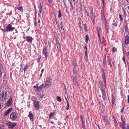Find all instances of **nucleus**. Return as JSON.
<instances>
[{"instance_id":"nucleus-1","label":"nucleus","mask_w":129,"mask_h":129,"mask_svg":"<svg viewBox=\"0 0 129 129\" xmlns=\"http://www.w3.org/2000/svg\"><path fill=\"white\" fill-rule=\"evenodd\" d=\"M9 96L8 94L7 91H4L0 94V100L4 101L7 99Z\"/></svg>"},{"instance_id":"nucleus-2","label":"nucleus","mask_w":129,"mask_h":129,"mask_svg":"<svg viewBox=\"0 0 129 129\" xmlns=\"http://www.w3.org/2000/svg\"><path fill=\"white\" fill-rule=\"evenodd\" d=\"M99 83L100 85H101L100 88L101 89V91L102 93L103 98L104 100H105L106 99V96L105 89L103 87V83L101 81H100Z\"/></svg>"},{"instance_id":"nucleus-3","label":"nucleus","mask_w":129,"mask_h":129,"mask_svg":"<svg viewBox=\"0 0 129 129\" xmlns=\"http://www.w3.org/2000/svg\"><path fill=\"white\" fill-rule=\"evenodd\" d=\"M52 80L51 79L50 77L46 78V81L45 83V87L48 88L51 86Z\"/></svg>"},{"instance_id":"nucleus-4","label":"nucleus","mask_w":129,"mask_h":129,"mask_svg":"<svg viewBox=\"0 0 129 129\" xmlns=\"http://www.w3.org/2000/svg\"><path fill=\"white\" fill-rule=\"evenodd\" d=\"M6 124L8 126V128L13 129L16 124V123L12 122L10 121H9L7 122Z\"/></svg>"},{"instance_id":"nucleus-5","label":"nucleus","mask_w":129,"mask_h":129,"mask_svg":"<svg viewBox=\"0 0 129 129\" xmlns=\"http://www.w3.org/2000/svg\"><path fill=\"white\" fill-rule=\"evenodd\" d=\"M18 115L14 112L11 113L10 115V118L12 120H14L17 118Z\"/></svg>"},{"instance_id":"nucleus-6","label":"nucleus","mask_w":129,"mask_h":129,"mask_svg":"<svg viewBox=\"0 0 129 129\" xmlns=\"http://www.w3.org/2000/svg\"><path fill=\"white\" fill-rule=\"evenodd\" d=\"M6 27V29L5 31L7 32L12 31L15 29V27H12V25L10 24H8Z\"/></svg>"},{"instance_id":"nucleus-7","label":"nucleus","mask_w":129,"mask_h":129,"mask_svg":"<svg viewBox=\"0 0 129 129\" xmlns=\"http://www.w3.org/2000/svg\"><path fill=\"white\" fill-rule=\"evenodd\" d=\"M47 49V47L46 46L44 47L43 49V54L45 55V56L46 59L47 58V56L48 55V52L46 51Z\"/></svg>"},{"instance_id":"nucleus-8","label":"nucleus","mask_w":129,"mask_h":129,"mask_svg":"<svg viewBox=\"0 0 129 129\" xmlns=\"http://www.w3.org/2000/svg\"><path fill=\"white\" fill-rule=\"evenodd\" d=\"M38 8L39 9L40 13H38V15L39 16H40V14L42 12V7L41 6V4L40 3L39 4L38 6Z\"/></svg>"},{"instance_id":"nucleus-9","label":"nucleus","mask_w":129,"mask_h":129,"mask_svg":"<svg viewBox=\"0 0 129 129\" xmlns=\"http://www.w3.org/2000/svg\"><path fill=\"white\" fill-rule=\"evenodd\" d=\"M121 119L122 121V124L121 125V127L123 129H125V128L124 127L125 123L122 117H121Z\"/></svg>"},{"instance_id":"nucleus-10","label":"nucleus","mask_w":129,"mask_h":129,"mask_svg":"<svg viewBox=\"0 0 129 129\" xmlns=\"http://www.w3.org/2000/svg\"><path fill=\"white\" fill-rule=\"evenodd\" d=\"M26 39L28 42L31 43L33 39L31 37L28 36L27 37Z\"/></svg>"},{"instance_id":"nucleus-11","label":"nucleus","mask_w":129,"mask_h":129,"mask_svg":"<svg viewBox=\"0 0 129 129\" xmlns=\"http://www.w3.org/2000/svg\"><path fill=\"white\" fill-rule=\"evenodd\" d=\"M28 117L32 121H33L34 116L31 111H30L29 112Z\"/></svg>"},{"instance_id":"nucleus-12","label":"nucleus","mask_w":129,"mask_h":129,"mask_svg":"<svg viewBox=\"0 0 129 129\" xmlns=\"http://www.w3.org/2000/svg\"><path fill=\"white\" fill-rule=\"evenodd\" d=\"M12 110V108H10L8 109L6 112L5 113V115H7L9 113L11 112Z\"/></svg>"},{"instance_id":"nucleus-13","label":"nucleus","mask_w":129,"mask_h":129,"mask_svg":"<svg viewBox=\"0 0 129 129\" xmlns=\"http://www.w3.org/2000/svg\"><path fill=\"white\" fill-rule=\"evenodd\" d=\"M129 37L128 35H126L125 37V42L126 44H128V43L129 41Z\"/></svg>"},{"instance_id":"nucleus-14","label":"nucleus","mask_w":129,"mask_h":129,"mask_svg":"<svg viewBox=\"0 0 129 129\" xmlns=\"http://www.w3.org/2000/svg\"><path fill=\"white\" fill-rule=\"evenodd\" d=\"M111 59H110L108 61V65H110L111 67H112V65H114V63L113 62H112V63H111Z\"/></svg>"},{"instance_id":"nucleus-15","label":"nucleus","mask_w":129,"mask_h":129,"mask_svg":"<svg viewBox=\"0 0 129 129\" xmlns=\"http://www.w3.org/2000/svg\"><path fill=\"white\" fill-rule=\"evenodd\" d=\"M128 24L127 23H126L125 24V31L127 32L128 31Z\"/></svg>"},{"instance_id":"nucleus-16","label":"nucleus","mask_w":129,"mask_h":129,"mask_svg":"<svg viewBox=\"0 0 129 129\" xmlns=\"http://www.w3.org/2000/svg\"><path fill=\"white\" fill-rule=\"evenodd\" d=\"M54 112H52L49 114V118L50 119H52L54 116Z\"/></svg>"},{"instance_id":"nucleus-17","label":"nucleus","mask_w":129,"mask_h":129,"mask_svg":"<svg viewBox=\"0 0 129 129\" xmlns=\"http://www.w3.org/2000/svg\"><path fill=\"white\" fill-rule=\"evenodd\" d=\"M12 103V99L11 98L9 99L7 102V103L9 105H11Z\"/></svg>"},{"instance_id":"nucleus-18","label":"nucleus","mask_w":129,"mask_h":129,"mask_svg":"<svg viewBox=\"0 0 129 129\" xmlns=\"http://www.w3.org/2000/svg\"><path fill=\"white\" fill-rule=\"evenodd\" d=\"M103 119L105 122H106V123H108L109 120L107 119V118L105 116H103Z\"/></svg>"},{"instance_id":"nucleus-19","label":"nucleus","mask_w":129,"mask_h":129,"mask_svg":"<svg viewBox=\"0 0 129 129\" xmlns=\"http://www.w3.org/2000/svg\"><path fill=\"white\" fill-rule=\"evenodd\" d=\"M103 81L104 82L105 86V87H106V79H105V76L104 75H103Z\"/></svg>"},{"instance_id":"nucleus-20","label":"nucleus","mask_w":129,"mask_h":129,"mask_svg":"<svg viewBox=\"0 0 129 129\" xmlns=\"http://www.w3.org/2000/svg\"><path fill=\"white\" fill-rule=\"evenodd\" d=\"M34 107L37 110L39 109L40 108L39 105H34Z\"/></svg>"},{"instance_id":"nucleus-21","label":"nucleus","mask_w":129,"mask_h":129,"mask_svg":"<svg viewBox=\"0 0 129 129\" xmlns=\"http://www.w3.org/2000/svg\"><path fill=\"white\" fill-rule=\"evenodd\" d=\"M85 13L86 15H87V16H89V14L88 13V11H87L86 9L85 10Z\"/></svg>"},{"instance_id":"nucleus-22","label":"nucleus","mask_w":129,"mask_h":129,"mask_svg":"<svg viewBox=\"0 0 129 129\" xmlns=\"http://www.w3.org/2000/svg\"><path fill=\"white\" fill-rule=\"evenodd\" d=\"M60 26L61 29H63V30H64V28H63L64 25H63V23L62 22H61L60 23Z\"/></svg>"},{"instance_id":"nucleus-23","label":"nucleus","mask_w":129,"mask_h":129,"mask_svg":"<svg viewBox=\"0 0 129 129\" xmlns=\"http://www.w3.org/2000/svg\"><path fill=\"white\" fill-rule=\"evenodd\" d=\"M106 56H104V58H103V63L104 64H105L106 63Z\"/></svg>"},{"instance_id":"nucleus-24","label":"nucleus","mask_w":129,"mask_h":129,"mask_svg":"<svg viewBox=\"0 0 129 129\" xmlns=\"http://www.w3.org/2000/svg\"><path fill=\"white\" fill-rule=\"evenodd\" d=\"M58 17L59 18L61 17L62 16V15L61 13V11L60 10L58 11Z\"/></svg>"},{"instance_id":"nucleus-25","label":"nucleus","mask_w":129,"mask_h":129,"mask_svg":"<svg viewBox=\"0 0 129 129\" xmlns=\"http://www.w3.org/2000/svg\"><path fill=\"white\" fill-rule=\"evenodd\" d=\"M119 18L120 19V21H121L123 20V18L121 16V15L120 14H119Z\"/></svg>"},{"instance_id":"nucleus-26","label":"nucleus","mask_w":129,"mask_h":129,"mask_svg":"<svg viewBox=\"0 0 129 129\" xmlns=\"http://www.w3.org/2000/svg\"><path fill=\"white\" fill-rule=\"evenodd\" d=\"M28 67V66L26 64L25 66V67L24 68V73H25L26 70H27V69Z\"/></svg>"},{"instance_id":"nucleus-27","label":"nucleus","mask_w":129,"mask_h":129,"mask_svg":"<svg viewBox=\"0 0 129 129\" xmlns=\"http://www.w3.org/2000/svg\"><path fill=\"white\" fill-rule=\"evenodd\" d=\"M85 57L86 58H87L88 57V54L87 52V51L86 50L85 52Z\"/></svg>"},{"instance_id":"nucleus-28","label":"nucleus","mask_w":129,"mask_h":129,"mask_svg":"<svg viewBox=\"0 0 129 129\" xmlns=\"http://www.w3.org/2000/svg\"><path fill=\"white\" fill-rule=\"evenodd\" d=\"M57 100L59 102H60L61 101V98L59 96H57Z\"/></svg>"},{"instance_id":"nucleus-29","label":"nucleus","mask_w":129,"mask_h":129,"mask_svg":"<svg viewBox=\"0 0 129 129\" xmlns=\"http://www.w3.org/2000/svg\"><path fill=\"white\" fill-rule=\"evenodd\" d=\"M34 103L35 105H39V103L37 101H35L34 102Z\"/></svg>"},{"instance_id":"nucleus-30","label":"nucleus","mask_w":129,"mask_h":129,"mask_svg":"<svg viewBox=\"0 0 129 129\" xmlns=\"http://www.w3.org/2000/svg\"><path fill=\"white\" fill-rule=\"evenodd\" d=\"M89 39V37H88V35H86V38H85V40L87 42L88 40Z\"/></svg>"},{"instance_id":"nucleus-31","label":"nucleus","mask_w":129,"mask_h":129,"mask_svg":"<svg viewBox=\"0 0 129 129\" xmlns=\"http://www.w3.org/2000/svg\"><path fill=\"white\" fill-rule=\"evenodd\" d=\"M44 86H45L44 84H43L42 85H40L39 87V88H40V89L42 88Z\"/></svg>"},{"instance_id":"nucleus-32","label":"nucleus","mask_w":129,"mask_h":129,"mask_svg":"<svg viewBox=\"0 0 129 129\" xmlns=\"http://www.w3.org/2000/svg\"><path fill=\"white\" fill-rule=\"evenodd\" d=\"M116 48L115 47H113L112 48V51L113 52H115L116 51Z\"/></svg>"},{"instance_id":"nucleus-33","label":"nucleus","mask_w":129,"mask_h":129,"mask_svg":"<svg viewBox=\"0 0 129 129\" xmlns=\"http://www.w3.org/2000/svg\"><path fill=\"white\" fill-rule=\"evenodd\" d=\"M56 24L57 25V27L58 28H59V23L58 22V21H56Z\"/></svg>"},{"instance_id":"nucleus-34","label":"nucleus","mask_w":129,"mask_h":129,"mask_svg":"<svg viewBox=\"0 0 129 129\" xmlns=\"http://www.w3.org/2000/svg\"><path fill=\"white\" fill-rule=\"evenodd\" d=\"M84 29L85 30H86L87 28V26L85 24H84Z\"/></svg>"},{"instance_id":"nucleus-35","label":"nucleus","mask_w":129,"mask_h":129,"mask_svg":"<svg viewBox=\"0 0 129 129\" xmlns=\"http://www.w3.org/2000/svg\"><path fill=\"white\" fill-rule=\"evenodd\" d=\"M122 60L124 62V63L125 64H126V62L125 61V58L124 57H123L122 58Z\"/></svg>"},{"instance_id":"nucleus-36","label":"nucleus","mask_w":129,"mask_h":129,"mask_svg":"<svg viewBox=\"0 0 129 129\" xmlns=\"http://www.w3.org/2000/svg\"><path fill=\"white\" fill-rule=\"evenodd\" d=\"M73 64L74 66H76L77 65V64L75 62H73Z\"/></svg>"},{"instance_id":"nucleus-37","label":"nucleus","mask_w":129,"mask_h":129,"mask_svg":"<svg viewBox=\"0 0 129 129\" xmlns=\"http://www.w3.org/2000/svg\"><path fill=\"white\" fill-rule=\"evenodd\" d=\"M102 2L103 4V6L104 7L105 6L104 0H102Z\"/></svg>"},{"instance_id":"nucleus-38","label":"nucleus","mask_w":129,"mask_h":129,"mask_svg":"<svg viewBox=\"0 0 129 129\" xmlns=\"http://www.w3.org/2000/svg\"><path fill=\"white\" fill-rule=\"evenodd\" d=\"M18 10H20V11L21 10H22V7H20L19 8Z\"/></svg>"},{"instance_id":"nucleus-39","label":"nucleus","mask_w":129,"mask_h":129,"mask_svg":"<svg viewBox=\"0 0 129 129\" xmlns=\"http://www.w3.org/2000/svg\"><path fill=\"white\" fill-rule=\"evenodd\" d=\"M65 99L66 100V102H67V105H69V103H68V100L67 99V98H66V97H65Z\"/></svg>"},{"instance_id":"nucleus-40","label":"nucleus","mask_w":129,"mask_h":129,"mask_svg":"<svg viewBox=\"0 0 129 129\" xmlns=\"http://www.w3.org/2000/svg\"><path fill=\"white\" fill-rule=\"evenodd\" d=\"M127 127L125 128V129H129V124H127Z\"/></svg>"},{"instance_id":"nucleus-41","label":"nucleus","mask_w":129,"mask_h":129,"mask_svg":"<svg viewBox=\"0 0 129 129\" xmlns=\"http://www.w3.org/2000/svg\"><path fill=\"white\" fill-rule=\"evenodd\" d=\"M81 122L82 123L83 125H85V122L84 121H83Z\"/></svg>"},{"instance_id":"nucleus-42","label":"nucleus","mask_w":129,"mask_h":129,"mask_svg":"<svg viewBox=\"0 0 129 129\" xmlns=\"http://www.w3.org/2000/svg\"><path fill=\"white\" fill-rule=\"evenodd\" d=\"M113 25L115 26H116L117 25V24L116 23H115L113 24Z\"/></svg>"},{"instance_id":"nucleus-43","label":"nucleus","mask_w":129,"mask_h":129,"mask_svg":"<svg viewBox=\"0 0 129 129\" xmlns=\"http://www.w3.org/2000/svg\"><path fill=\"white\" fill-rule=\"evenodd\" d=\"M84 48L86 49V50L87 51V46L86 45H85V47H84Z\"/></svg>"},{"instance_id":"nucleus-44","label":"nucleus","mask_w":129,"mask_h":129,"mask_svg":"<svg viewBox=\"0 0 129 129\" xmlns=\"http://www.w3.org/2000/svg\"><path fill=\"white\" fill-rule=\"evenodd\" d=\"M114 101H115L114 100H113V99L112 100V104H114Z\"/></svg>"},{"instance_id":"nucleus-45","label":"nucleus","mask_w":129,"mask_h":129,"mask_svg":"<svg viewBox=\"0 0 129 129\" xmlns=\"http://www.w3.org/2000/svg\"><path fill=\"white\" fill-rule=\"evenodd\" d=\"M95 16L94 14L92 15V19H93V18H94Z\"/></svg>"},{"instance_id":"nucleus-46","label":"nucleus","mask_w":129,"mask_h":129,"mask_svg":"<svg viewBox=\"0 0 129 129\" xmlns=\"http://www.w3.org/2000/svg\"><path fill=\"white\" fill-rule=\"evenodd\" d=\"M128 103H129V95L127 96Z\"/></svg>"},{"instance_id":"nucleus-47","label":"nucleus","mask_w":129,"mask_h":129,"mask_svg":"<svg viewBox=\"0 0 129 129\" xmlns=\"http://www.w3.org/2000/svg\"><path fill=\"white\" fill-rule=\"evenodd\" d=\"M54 19L55 21H58L57 20L56 16H55V19Z\"/></svg>"},{"instance_id":"nucleus-48","label":"nucleus","mask_w":129,"mask_h":129,"mask_svg":"<svg viewBox=\"0 0 129 129\" xmlns=\"http://www.w3.org/2000/svg\"><path fill=\"white\" fill-rule=\"evenodd\" d=\"M34 24L36 26H37V22L36 21L34 22Z\"/></svg>"},{"instance_id":"nucleus-49","label":"nucleus","mask_w":129,"mask_h":129,"mask_svg":"<svg viewBox=\"0 0 129 129\" xmlns=\"http://www.w3.org/2000/svg\"><path fill=\"white\" fill-rule=\"evenodd\" d=\"M82 128H83V129H86L85 128V125H83Z\"/></svg>"},{"instance_id":"nucleus-50","label":"nucleus","mask_w":129,"mask_h":129,"mask_svg":"<svg viewBox=\"0 0 129 129\" xmlns=\"http://www.w3.org/2000/svg\"><path fill=\"white\" fill-rule=\"evenodd\" d=\"M124 108V107H123L121 111V112L122 113L123 112V109Z\"/></svg>"},{"instance_id":"nucleus-51","label":"nucleus","mask_w":129,"mask_h":129,"mask_svg":"<svg viewBox=\"0 0 129 129\" xmlns=\"http://www.w3.org/2000/svg\"><path fill=\"white\" fill-rule=\"evenodd\" d=\"M92 19V22H93V23H94V22H95L94 18H93V19Z\"/></svg>"},{"instance_id":"nucleus-52","label":"nucleus","mask_w":129,"mask_h":129,"mask_svg":"<svg viewBox=\"0 0 129 129\" xmlns=\"http://www.w3.org/2000/svg\"><path fill=\"white\" fill-rule=\"evenodd\" d=\"M1 30H2L4 32H7V31H5V30H4V29H3L2 28L1 29Z\"/></svg>"},{"instance_id":"nucleus-53","label":"nucleus","mask_w":129,"mask_h":129,"mask_svg":"<svg viewBox=\"0 0 129 129\" xmlns=\"http://www.w3.org/2000/svg\"><path fill=\"white\" fill-rule=\"evenodd\" d=\"M69 105H67V107L66 108L67 110H68L69 109Z\"/></svg>"},{"instance_id":"nucleus-54","label":"nucleus","mask_w":129,"mask_h":129,"mask_svg":"<svg viewBox=\"0 0 129 129\" xmlns=\"http://www.w3.org/2000/svg\"><path fill=\"white\" fill-rule=\"evenodd\" d=\"M70 4L71 6V7H72V6H73V5H72V2H71V1H70Z\"/></svg>"},{"instance_id":"nucleus-55","label":"nucleus","mask_w":129,"mask_h":129,"mask_svg":"<svg viewBox=\"0 0 129 129\" xmlns=\"http://www.w3.org/2000/svg\"><path fill=\"white\" fill-rule=\"evenodd\" d=\"M44 71V69H43L41 70V72H42V73Z\"/></svg>"},{"instance_id":"nucleus-56","label":"nucleus","mask_w":129,"mask_h":129,"mask_svg":"<svg viewBox=\"0 0 129 129\" xmlns=\"http://www.w3.org/2000/svg\"><path fill=\"white\" fill-rule=\"evenodd\" d=\"M97 4L98 5H99V1H96Z\"/></svg>"},{"instance_id":"nucleus-57","label":"nucleus","mask_w":129,"mask_h":129,"mask_svg":"<svg viewBox=\"0 0 129 129\" xmlns=\"http://www.w3.org/2000/svg\"><path fill=\"white\" fill-rule=\"evenodd\" d=\"M69 116L68 115H67L66 116V117L67 118H69Z\"/></svg>"},{"instance_id":"nucleus-58","label":"nucleus","mask_w":129,"mask_h":129,"mask_svg":"<svg viewBox=\"0 0 129 129\" xmlns=\"http://www.w3.org/2000/svg\"><path fill=\"white\" fill-rule=\"evenodd\" d=\"M80 118H83V116L82 115H81L80 116Z\"/></svg>"},{"instance_id":"nucleus-59","label":"nucleus","mask_w":129,"mask_h":129,"mask_svg":"<svg viewBox=\"0 0 129 129\" xmlns=\"http://www.w3.org/2000/svg\"><path fill=\"white\" fill-rule=\"evenodd\" d=\"M80 121L81 122H82V121H83V118H80Z\"/></svg>"},{"instance_id":"nucleus-60","label":"nucleus","mask_w":129,"mask_h":129,"mask_svg":"<svg viewBox=\"0 0 129 129\" xmlns=\"http://www.w3.org/2000/svg\"><path fill=\"white\" fill-rule=\"evenodd\" d=\"M40 58H41V57H39V58H38V62H39V60H40Z\"/></svg>"},{"instance_id":"nucleus-61","label":"nucleus","mask_w":129,"mask_h":129,"mask_svg":"<svg viewBox=\"0 0 129 129\" xmlns=\"http://www.w3.org/2000/svg\"><path fill=\"white\" fill-rule=\"evenodd\" d=\"M98 36L99 37H100V34H99V32H98Z\"/></svg>"},{"instance_id":"nucleus-62","label":"nucleus","mask_w":129,"mask_h":129,"mask_svg":"<svg viewBox=\"0 0 129 129\" xmlns=\"http://www.w3.org/2000/svg\"><path fill=\"white\" fill-rule=\"evenodd\" d=\"M79 26L80 27V28L81 29V28L82 27V26L81 25H79Z\"/></svg>"},{"instance_id":"nucleus-63","label":"nucleus","mask_w":129,"mask_h":129,"mask_svg":"<svg viewBox=\"0 0 129 129\" xmlns=\"http://www.w3.org/2000/svg\"><path fill=\"white\" fill-rule=\"evenodd\" d=\"M126 1L128 3H129V0H126Z\"/></svg>"},{"instance_id":"nucleus-64","label":"nucleus","mask_w":129,"mask_h":129,"mask_svg":"<svg viewBox=\"0 0 129 129\" xmlns=\"http://www.w3.org/2000/svg\"><path fill=\"white\" fill-rule=\"evenodd\" d=\"M91 14H92V15H93V14H93V12H91Z\"/></svg>"}]
</instances>
